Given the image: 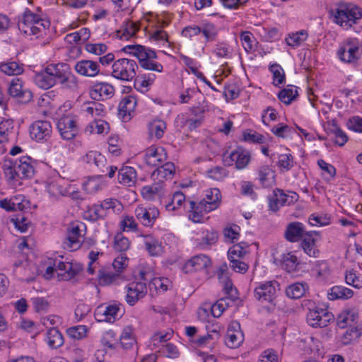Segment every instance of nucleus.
<instances>
[{"instance_id": "obj_7", "label": "nucleus", "mask_w": 362, "mask_h": 362, "mask_svg": "<svg viewBox=\"0 0 362 362\" xmlns=\"http://www.w3.org/2000/svg\"><path fill=\"white\" fill-rule=\"evenodd\" d=\"M139 66L137 63L130 59L121 58L112 65V76L123 81H130L135 78Z\"/></svg>"}, {"instance_id": "obj_58", "label": "nucleus", "mask_w": 362, "mask_h": 362, "mask_svg": "<svg viewBox=\"0 0 362 362\" xmlns=\"http://www.w3.org/2000/svg\"><path fill=\"white\" fill-rule=\"evenodd\" d=\"M240 41L244 49L247 53L255 50L256 40L252 33L243 31L240 33Z\"/></svg>"}, {"instance_id": "obj_49", "label": "nucleus", "mask_w": 362, "mask_h": 362, "mask_svg": "<svg viewBox=\"0 0 362 362\" xmlns=\"http://www.w3.org/2000/svg\"><path fill=\"white\" fill-rule=\"evenodd\" d=\"M308 288L306 283L297 282L288 286L286 293L287 296L291 298H300L305 294Z\"/></svg>"}, {"instance_id": "obj_51", "label": "nucleus", "mask_w": 362, "mask_h": 362, "mask_svg": "<svg viewBox=\"0 0 362 362\" xmlns=\"http://www.w3.org/2000/svg\"><path fill=\"white\" fill-rule=\"evenodd\" d=\"M148 286L151 291L155 290L157 293H164L171 286V282L168 278L155 277L151 280Z\"/></svg>"}, {"instance_id": "obj_34", "label": "nucleus", "mask_w": 362, "mask_h": 362, "mask_svg": "<svg viewBox=\"0 0 362 362\" xmlns=\"http://www.w3.org/2000/svg\"><path fill=\"white\" fill-rule=\"evenodd\" d=\"M105 187L103 176L89 177L83 184V189L88 194H95Z\"/></svg>"}, {"instance_id": "obj_11", "label": "nucleus", "mask_w": 362, "mask_h": 362, "mask_svg": "<svg viewBox=\"0 0 362 362\" xmlns=\"http://www.w3.org/2000/svg\"><path fill=\"white\" fill-rule=\"evenodd\" d=\"M49 262L55 267L60 280H70L82 271V267L80 264L64 262L62 259L49 258Z\"/></svg>"}, {"instance_id": "obj_64", "label": "nucleus", "mask_w": 362, "mask_h": 362, "mask_svg": "<svg viewBox=\"0 0 362 362\" xmlns=\"http://www.w3.org/2000/svg\"><path fill=\"white\" fill-rule=\"evenodd\" d=\"M120 226L124 231L139 232L138 223L132 216H124L120 222Z\"/></svg>"}, {"instance_id": "obj_59", "label": "nucleus", "mask_w": 362, "mask_h": 362, "mask_svg": "<svg viewBox=\"0 0 362 362\" xmlns=\"http://www.w3.org/2000/svg\"><path fill=\"white\" fill-rule=\"evenodd\" d=\"M330 133L333 135L334 143L339 146H344L348 141L346 134L343 132L336 124L333 123L329 128Z\"/></svg>"}, {"instance_id": "obj_31", "label": "nucleus", "mask_w": 362, "mask_h": 362, "mask_svg": "<svg viewBox=\"0 0 362 362\" xmlns=\"http://www.w3.org/2000/svg\"><path fill=\"white\" fill-rule=\"evenodd\" d=\"M311 271L315 279L319 281L325 282L330 279V267L329 264L325 261H316Z\"/></svg>"}, {"instance_id": "obj_52", "label": "nucleus", "mask_w": 362, "mask_h": 362, "mask_svg": "<svg viewBox=\"0 0 362 362\" xmlns=\"http://www.w3.org/2000/svg\"><path fill=\"white\" fill-rule=\"evenodd\" d=\"M166 129L165 123L162 120H154L148 125V132L151 138L159 139L163 137Z\"/></svg>"}, {"instance_id": "obj_21", "label": "nucleus", "mask_w": 362, "mask_h": 362, "mask_svg": "<svg viewBox=\"0 0 362 362\" xmlns=\"http://www.w3.org/2000/svg\"><path fill=\"white\" fill-rule=\"evenodd\" d=\"M127 294L125 299L130 305H134L139 300L143 298L147 293V287L145 282H131L126 287Z\"/></svg>"}, {"instance_id": "obj_39", "label": "nucleus", "mask_w": 362, "mask_h": 362, "mask_svg": "<svg viewBox=\"0 0 362 362\" xmlns=\"http://www.w3.org/2000/svg\"><path fill=\"white\" fill-rule=\"evenodd\" d=\"M274 171L269 165H262L258 169V180L264 187L271 186L274 182Z\"/></svg>"}, {"instance_id": "obj_13", "label": "nucleus", "mask_w": 362, "mask_h": 362, "mask_svg": "<svg viewBox=\"0 0 362 362\" xmlns=\"http://www.w3.org/2000/svg\"><path fill=\"white\" fill-rule=\"evenodd\" d=\"M159 210L151 206L139 205L135 208L134 215L136 220L144 227L152 228L158 218Z\"/></svg>"}, {"instance_id": "obj_61", "label": "nucleus", "mask_w": 362, "mask_h": 362, "mask_svg": "<svg viewBox=\"0 0 362 362\" xmlns=\"http://www.w3.org/2000/svg\"><path fill=\"white\" fill-rule=\"evenodd\" d=\"M206 176L216 181L223 180L224 178L228 177V171L223 167L215 166L209 169L206 172Z\"/></svg>"}, {"instance_id": "obj_17", "label": "nucleus", "mask_w": 362, "mask_h": 362, "mask_svg": "<svg viewBox=\"0 0 362 362\" xmlns=\"http://www.w3.org/2000/svg\"><path fill=\"white\" fill-rule=\"evenodd\" d=\"M30 201L21 194L13 195L9 199L6 198L0 200V207L7 211H24L30 208Z\"/></svg>"}, {"instance_id": "obj_47", "label": "nucleus", "mask_w": 362, "mask_h": 362, "mask_svg": "<svg viewBox=\"0 0 362 362\" xmlns=\"http://www.w3.org/2000/svg\"><path fill=\"white\" fill-rule=\"evenodd\" d=\"M188 203L189 202H186L184 194L180 191H177L173 194L171 201L166 204L165 207L168 211H174L184 205V207L189 212L187 209L189 206Z\"/></svg>"}, {"instance_id": "obj_10", "label": "nucleus", "mask_w": 362, "mask_h": 362, "mask_svg": "<svg viewBox=\"0 0 362 362\" xmlns=\"http://www.w3.org/2000/svg\"><path fill=\"white\" fill-rule=\"evenodd\" d=\"M251 160V155L249 151L238 147L230 153L223 154V162L226 166L235 165L238 170H243L247 168Z\"/></svg>"}, {"instance_id": "obj_3", "label": "nucleus", "mask_w": 362, "mask_h": 362, "mask_svg": "<svg viewBox=\"0 0 362 362\" xmlns=\"http://www.w3.org/2000/svg\"><path fill=\"white\" fill-rule=\"evenodd\" d=\"M35 161L30 156L7 160L4 164V176L12 188L22 185V180L30 178L35 173Z\"/></svg>"}, {"instance_id": "obj_35", "label": "nucleus", "mask_w": 362, "mask_h": 362, "mask_svg": "<svg viewBox=\"0 0 362 362\" xmlns=\"http://www.w3.org/2000/svg\"><path fill=\"white\" fill-rule=\"evenodd\" d=\"M136 180V172L130 166H124L118 172V181L120 184L132 186Z\"/></svg>"}, {"instance_id": "obj_6", "label": "nucleus", "mask_w": 362, "mask_h": 362, "mask_svg": "<svg viewBox=\"0 0 362 362\" xmlns=\"http://www.w3.org/2000/svg\"><path fill=\"white\" fill-rule=\"evenodd\" d=\"M124 50L136 57L143 69L157 72L163 71V65L154 61L157 58L154 50L140 45H127Z\"/></svg>"}, {"instance_id": "obj_18", "label": "nucleus", "mask_w": 362, "mask_h": 362, "mask_svg": "<svg viewBox=\"0 0 362 362\" xmlns=\"http://www.w3.org/2000/svg\"><path fill=\"white\" fill-rule=\"evenodd\" d=\"M9 95L22 103H27L32 100L33 94L30 90L23 88V83L21 78H15L10 82L8 89Z\"/></svg>"}, {"instance_id": "obj_19", "label": "nucleus", "mask_w": 362, "mask_h": 362, "mask_svg": "<svg viewBox=\"0 0 362 362\" xmlns=\"http://www.w3.org/2000/svg\"><path fill=\"white\" fill-rule=\"evenodd\" d=\"M211 264V260L209 256L199 254L186 261L182 269L185 274H189L207 269Z\"/></svg>"}, {"instance_id": "obj_38", "label": "nucleus", "mask_w": 362, "mask_h": 362, "mask_svg": "<svg viewBox=\"0 0 362 362\" xmlns=\"http://www.w3.org/2000/svg\"><path fill=\"white\" fill-rule=\"evenodd\" d=\"M217 240L218 233L214 230L204 231L202 238L196 240L197 245L202 250L209 248Z\"/></svg>"}, {"instance_id": "obj_24", "label": "nucleus", "mask_w": 362, "mask_h": 362, "mask_svg": "<svg viewBox=\"0 0 362 362\" xmlns=\"http://www.w3.org/2000/svg\"><path fill=\"white\" fill-rule=\"evenodd\" d=\"M337 54L338 58L343 62H356L360 57L358 44L354 41H349L346 44L341 46L338 49Z\"/></svg>"}, {"instance_id": "obj_53", "label": "nucleus", "mask_w": 362, "mask_h": 362, "mask_svg": "<svg viewBox=\"0 0 362 362\" xmlns=\"http://www.w3.org/2000/svg\"><path fill=\"white\" fill-rule=\"evenodd\" d=\"M62 182L63 180H52L49 182L47 185V190L48 193L54 197H58L60 196H65L67 194V190L66 187H64L62 185Z\"/></svg>"}, {"instance_id": "obj_12", "label": "nucleus", "mask_w": 362, "mask_h": 362, "mask_svg": "<svg viewBox=\"0 0 362 362\" xmlns=\"http://www.w3.org/2000/svg\"><path fill=\"white\" fill-rule=\"evenodd\" d=\"M57 127L63 139H74L78 132L77 117L73 115H64L59 119Z\"/></svg>"}, {"instance_id": "obj_57", "label": "nucleus", "mask_w": 362, "mask_h": 362, "mask_svg": "<svg viewBox=\"0 0 362 362\" xmlns=\"http://www.w3.org/2000/svg\"><path fill=\"white\" fill-rule=\"evenodd\" d=\"M277 166L282 172L290 170L294 166L293 156L290 153L279 155Z\"/></svg>"}, {"instance_id": "obj_50", "label": "nucleus", "mask_w": 362, "mask_h": 362, "mask_svg": "<svg viewBox=\"0 0 362 362\" xmlns=\"http://www.w3.org/2000/svg\"><path fill=\"white\" fill-rule=\"evenodd\" d=\"M247 248L248 245L244 242L233 245L228 251V259H243L248 252Z\"/></svg>"}, {"instance_id": "obj_28", "label": "nucleus", "mask_w": 362, "mask_h": 362, "mask_svg": "<svg viewBox=\"0 0 362 362\" xmlns=\"http://www.w3.org/2000/svg\"><path fill=\"white\" fill-rule=\"evenodd\" d=\"M320 237V233L315 230L308 231L303 238L300 239L301 247L303 251L310 257H317L319 250L316 246V242Z\"/></svg>"}, {"instance_id": "obj_56", "label": "nucleus", "mask_w": 362, "mask_h": 362, "mask_svg": "<svg viewBox=\"0 0 362 362\" xmlns=\"http://www.w3.org/2000/svg\"><path fill=\"white\" fill-rule=\"evenodd\" d=\"M308 38V33L305 30H300L295 33L289 34L285 40L286 44L292 47L300 46Z\"/></svg>"}, {"instance_id": "obj_63", "label": "nucleus", "mask_w": 362, "mask_h": 362, "mask_svg": "<svg viewBox=\"0 0 362 362\" xmlns=\"http://www.w3.org/2000/svg\"><path fill=\"white\" fill-rule=\"evenodd\" d=\"M0 69L2 72L8 76L18 75L23 71V66L16 62H11L3 64L1 65Z\"/></svg>"}, {"instance_id": "obj_55", "label": "nucleus", "mask_w": 362, "mask_h": 362, "mask_svg": "<svg viewBox=\"0 0 362 362\" xmlns=\"http://www.w3.org/2000/svg\"><path fill=\"white\" fill-rule=\"evenodd\" d=\"M297 96V88L293 86H288L287 88L281 90L278 94L279 99L286 105H289Z\"/></svg>"}, {"instance_id": "obj_30", "label": "nucleus", "mask_w": 362, "mask_h": 362, "mask_svg": "<svg viewBox=\"0 0 362 362\" xmlns=\"http://www.w3.org/2000/svg\"><path fill=\"white\" fill-rule=\"evenodd\" d=\"M136 105V99L132 95L124 97L118 106V115L122 121L127 122L131 119Z\"/></svg>"}, {"instance_id": "obj_40", "label": "nucleus", "mask_w": 362, "mask_h": 362, "mask_svg": "<svg viewBox=\"0 0 362 362\" xmlns=\"http://www.w3.org/2000/svg\"><path fill=\"white\" fill-rule=\"evenodd\" d=\"M119 278V274L112 272L108 268L100 267L98 269V279L99 284L107 286L115 283Z\"/></svg>"}, {"instance_id": "obj_8", "label": "nucleus", "mask_w": 362, "mask_h": 362, "mask_svg": "<svg viewBox=\"0 0 362 362\" xmlns=\"http://www.w3.org/2000/svg\"><path fill=\"white\" fill-rule=\"evenodd\" d=\"M298 194L294 192H285L280 188H275L268 196L269 210L272 212L278 211L284 206L294 204L298 199Z\"/></svg>"}, {"instance_id": "obj_42", "label": "nucleus", "mask_w": 362, "mask_h": 362, "mask_svg": "<svg viewBox=\"0 0 362 362\" xmlns=\"http://www.w3.org/2000/svg\"><path fill=\"white\" fill-rule=\"evenodd\" d=\"M83 160L90 165H93L99 169L104 167L106 163V158L105 156L96 151H88L86 156H83Z\"/></svg>"}, {"instance_id": "obj_43", "label": "nucleus", "mask_w": 362, "mask_h": 362, "mask_svg": "<svg viewBox=\"0 0 362 362\" xmlns=\"http://www.w3.org/2000/svg\"><path fill=\"white\" fill-rule=\"evenodd\" d=\"M47 343L51 349H57L64 344L62 334L56 328H51L47 332Z\"/></svg>"}, {"instance_id": "obj_27", "label": "nucleus", "mask_w": 362, "mask_h": 362, "mask_svg": "<svg viewBox=\"0 0 362 362\" xmlns=\"http://www.w3.org/2000/svg\"><path fill=\"white\" fill-rule=\"evenodd\" d=\"M115 94V88L106 82L95 83L90 88V95L94 100L111 98Z\"/></svg>"}, {"instance_id": "obj_2", "label": "nucleus", "mask_w": 362, "mask_h": 362, "mask_svg": "<svg viewBox=\"0 0 362 362\" xmlns=\"http://www.w3.org/2000/svg\"><path fill=\"white\" fill-rule=\"evenodd\" d=\"M19 30L31 40L42 38L49 33L50 21L40 8L25 9L18 21Z\"/></svg>"}, {"instance_id": "obj_62", "label": "nucleus", "mask_w": 362, "mask_h": 362, "mask_svg": "<svg viewBox=\"0 0 362 362\" xmlns=\"http://www.w3.org/2000/svg\"><path fill=\"white\" fill-rule=\"evenodd\" d=\"M269 70L272 73L273 84L274 86H279L285 82V74L283 68L277 64H274L269 66Z\"/></svg>"}, {"instance_id": "obj_45", "label": "nucleus", "mask_w": 362, "mask_h": 362, "mask_svg": "<svg viewBox=\"0 0 362 362\" xmlns=\"http://www.w3.org/2000/svg\"><path fill=\"white\" fill-rule=\"evenodd\" d=\"M201 34L204 37L205 43L216 40L218 28L212 23H204L201 26Z\"/></svg>"}, {"instance_id": "obj_26", "label": "nucleus", "mask_w": 362, "mask_h": 362, "mask_svg": "<svg viewBox=\"0 0 362 362\" xmlns=\"http://www.w3.org/2000/svg\"><path fill=\"white\" fill-rule=\"evenodd\" d=\"M120 313L121 305L114 304L98 307L95 311V315L98 321L112 322L121 315Z\"/></svg>"}, {"instance_id": "obj_5", "label": "nucleus", "mask_w": 362, "mask_h": 362, "mask_svg": "<svg viewBox=\"0 0 362 362\" xmlns=\"http://www.w3.org/2000/svg\"><path fill=\"white\" fill-rule=\"evenodd\" d=\"M332 21L341 27L348 29L361 18L359 7L349 3L340 2L329 11Z\"/></svg>"}, {"instance_id": "obj_48", "label": "nucleus", "mask_w": 362, "mask_h": 362, "mask_svg": "<svg viewBox=\"0 0 362 362\" xmlns=\"http://www.w3.org/2000/svg\"><path fill=\"white\" fill-rule=\"evenodd\" d=\"M139 30V27L136 23L128 21L117 32V36L121 40H129L134 36Z\"/></svg>"}, {"instance_id": "obj_25", "label": "nucleus", "mask_w": 362, "mask_h": 362, "mask_svg": "<svg viewBox=\"0 0 362 362\" xmlns=\"http://www.w3.org/2000/svg\"><path fill=\"white\" fill-rule=\"evenodd\" d=\"M74 71L80 76L93 78L100 73V65L97 62L81 59L75 63Z\"/></svg>"}, {"instance_id": "obj_32", "label": "nucleus", "mask_w": 362, "mask_h": 362, "mask_svg": "<svg viewBox=\"0 0 362 362\" xmlns=\"http://www.w3.org/2000/svg\"><path fill=\"white\" fill-rule=\"evenodd\" d=\"M138 236H141L144 238V243L146 250L151 256H158L162 253L163 247L161 243L151 234L143 235L139 233Z\"/></svg>"}, {"instance_id": "obj_20", "label": "nucleus", "mask_w": 362, "mask_h": 362, "mask_svg": "<svg viewBox=\"0 0 362 362\" xmlns=\"http://www.w3.org/2000/svg\"><path fill=\"white\" fill-rule=\"evenodd\" d=\"M244 341V334L240 329V325L237 321H233L228 326L225 343L230 349L239 347Z\"/></svg>"}, {"instance_id": "obj_29", "label": "nucleus", "mask_w": 362, "mask_h": 362, "mask_svg": "<svg viewBox=\"0 0 362 362\" xmlns=\"http://www.w3.org/2000/svg\"><path fill=\"white\" fill-rule=\"evenodd\" d=\"M307 232L303 223L293 221L287 225L284 232V238L290 243H297L303 238Z\"/></svg>"}, {"instance_id": "obj_22", "label": "nucleus", "mask_w": 362, "mask_h": 362, "mask_svg": "<svg viewBox=\"0 0 362 362\" xmlns=\"http://www.w3.org/2000/svg\"><path fill=\"white\" fill-rule=\"evenodd\" d=\"M167 158V152L162 146L153 145L145 151L144 160L150 166H158L165 163Z\"/></svg>"}, {"instance_id": "obj_60", "label": "nucleus", "mask_w": 362, "mask_h": 362, "mask_svg": "<svg viewBox=\"0 0 362 362\" xmlns=\"http://www.w3.org/2000/svg\"><path fill=\"white\" fill-rule=\"evenodd\" d=\"M173 332L169 329L166 332H158L153 334L151 338V344L154 347H158L163 342H166L173 337Z\"/></svg>"}, {"instance_id": "obj_16", "label": "nucleus", "mask_w": 362, "mask_h": 362, "mask_svg": "<svg viewBox=\"0 0 362 362\" xmlns=\"http://www.w3.org/2000/svg\"><path fill=\"white\" fill-rule=\"evenodd\" d=\"M29 132L33 140L37 142L47 141L52 132L51 123L44 120L35 121L30 126Z\"/></svg>"}, {"instance_id": "obj_36", "label": "nucleus", "mask_w": 362, "mask_h": 362, "mask_svg": "<svg viewBox=\"0 0 362 362\" xmlns=\"http://www.w3.org/2000/svg\"><path fill=\"white\" fill-rule=\"evenodd\" d=\"M358 318V315L354 310H343L337 316V325L341 329L347 326L351 327Z\"/></svg>"}, {"instance_id": "obj_14", "label": "nucleus", "mask_w": 362, "mask_h": 362, "mask_svg": "<svg viewBox=\"0 0 362 362\" xmlns=\"http://www.w3.org/2000/svg\"><path fill=\"white\" fill-rule=\"evenodd\" d=\"M334 315L326 309L315 308L307 313V322L313 327H325L333 320Z\"/></svg>"}, {"instance_id": "obj_15", "label": "nucleus", "mask_w": 362, "mask_h": 362, "mask_svg": "<svg viewBox=\"0 0 362 362\" xmlns=\"http://www.w3.org/2000/svg\"><path fill=\"white\" fill-rule=\"evenodd\" d=\"M279 286L276 281L259 283L255 288V296L262 303H272L276 298Z\"/></svg>"}, {"instance_id": "obj_44", "label": "nucleus", "mask_w": 362, "mask_h": 362, "mask_svg": "<svg viewBox=\"0 0 362 362\" xmlns=\"http://www.w3.org/2000/svg\"><path fill=\"white\" fill-rule=\"evenodd\" d=\"M120 345L126 350L132 349L136 343L133 328L131 326L125 327L120 335Z\"/></svg>"}, {"instance_id": "obj_9", "label": "nucleus", "mask_w": 362, "mask_h": 362, "mask_svg": "<svg viewBox=\"0 0 362 362\" xmlns=\"http://www.w3.org/2000/svg\"><path fill=\"white\" fill-rule=\"evenodd\" d=\"M86 225L83 222L76 221L70 224L67 237L62 243L64 250L74 251L78 250L83 241Z\"/></svg>"}, {"instance_id": "obj_46", "label": "nucleus", "mask_w": 362, "mask_h": 362, "mask_svg": "<svg viewBox=\"0 0 362 362\" xmlns=\"http://www.w3.org/2000/svg\"><path fill=\"white\" fill-rule=\"evenodd\" d=\"M281 262L282 268L289 273L295 272L299 264L298 257L292 252L282 255Z\"/></svg>"}, {"instance_id": "obj_37", "label": "nucleus", "mask_w": 362, "mask_h": 362, "mask_svg": "<svg viewBox=\"0 0 362 362\" xmlns=\"http://www.w3.org/2000/svg\"><path fill=\"white\" fill-rule=\"evenodd\" d=\"M353 295L354 292L351 289L343 286H334L327 293L328 298L330 300L337 299L346 300L351 298Z\"/></svg>"}, {"instance_id": "obj_41", "label": "nucleus", "mask_w": 362, "mask_h": 362, "mask_svg": "<svg viewBox=\"0 0 362 362\" xmlns=\"http://www.w3.org/2000/svg\"><path fill=\"white\" fill-rule=\"evenodd\" d=\"M165 187L156 182H153L151 185H146L141 188V192L143 197L148 200H152L156 196H161L164 193Z\"/></svg>"}, {"instance_id": "obj_33", "label": "nucleus", "mask_w": 362, "mask_h": 362, "mask_svg": "<svg viewBox=\"0 0 362 362\" xmlns=\"http://www.w3.org/2000/svg\"><path fill=\"white\" fill-rule=\"evenodd\" d=\"M81 111L87 116L92 118L103 117L105 113V106L95 101L84 103L81 107Z\"/></svg>"}, {"instance_id": "obj_4", "label": "nucleus", "mask_w": 362, "mask_h": 362, "mask_svg": "<svg viewBox=\"0 0 362 362\" xmlns=\"http://www.w3.org/2000/svg\"><path fill=\"white\" fill-rule=\"evenodd\" d=\"M221 192L217 188L208 189L205 191L204 197L199 203L189 201L187 209L189 218L194 223L203 221V213L216 209L221 202Z\"/></svg>"}, {"instance_id": "obj_1", "label": "nucleus", "mask_w": 362, "mask_h": 362, "mask_svg": "<svg viewBox=\"0 0 362 362\" xmlns=\"http://www.w3.org/2000/svg\"><path fill=\"white\" fill-rule=\"evenodd\" d=\"M35 84L47 90L59 83L64 89L74 90L78 87V78L66 63L47 64L34 77Z\"/></svg>"}, {"instance_id": "obj_23", "label": "nucleus", "mask_w": 362, "mask_h": 362, "mask_svg": "<svg viewBox=\"0 0 362 362\" xmlns=\"http://www.w3.org/2000/svg\"><path fill=\"white\" fill-rule=\"evenodd\" d=\"M175 173V166L171 162L162 163L160 167L157 168L151 174V180L153 182L165 186V182L171 180Z\"/></svg>"}, {"instance_id": "obj_54", "label": "nucleus", "mask_w": 362, "mask_h": 362, "mask_svg": "<svg viewBox=\"0 0 362 362\" xmlns=\"http://www.w3.org/2000/svg\"><path fill=\"white\" fill-rule=\"evenodd\" d=\"M108 129V124L101 119H95L94 121L89 123L86 127L85 132L86 134H103L107 132Z\"/></svg>"}]
</instances>
